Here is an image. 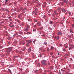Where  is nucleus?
<instances>
[{
	"instance_id": "obj_14",
	"label": "nucleus",
	"mask_w": 74,
	"mask_h": 74,
	"mask_svg": "<svg viewBox=\"0 0 74 74\" xmlns=\"http://www.w3.org/2000/svg\"><path fill=\"white\" fill-rule=\"evenodd\" d=\"M14 25H10V27H13L14 26Z\"/></svg>"
},
{
	"instance_id": "obj_26",
	"label": "nucleus",
	"mask_w": 74,
	"mask_h": 74,
	"mask_svg": "<svg viewBox=\"0 0 74 74\" xmlns=\"http://www.w3.org/2000/svg\"><path fill=\"white\" fill-rule=\"evenodd\" d=\"M36 12H35V11H34L32 13L33 14H34V13H35Z\"/></svg>"
},
{
	"instance_id": "obj_40",
	"label": "nucleus",
	"mask_w": 74,
	"mask_h": 74,
	"mask_svg": "<svg viewBox=\"0 0 74 74\" xmlns=\"http://www.w3.org/2000/svg\"><path fill=\"white\" fill-rule=\"evenodd\" d=\"M47 51H49V49H47Z\"/></svg>"
},
{
	"instance_id": "obj_36",
	"label": "nucleus",
	"mask_w": 74,
	"mask_h": 74,
	"mask_svg": "<svg viewBox=\"0 0 74 74\" xmlns=\"http://www.w3.org/2000/svg\"><path fill=\"white\" fill-rule=\"evenodd\" d=\"M44 44H45V45H47V42H45Z\"/></svg>"
},
{
	"instance_id": "obj_15",
	"label": "nucleus",
	"mask_w": 74,
	"mask_h": 74,
	"mask_svg": "<svg viewBox=\"0 0 74 74\" xmlns=\"http://www.w3.org/2000/svg\"><path fill=\"white\" fill-rule=\"evenodd\" d=\"M13 67V66L11 65H10L9 66L10 67Z\"/></svg>"
},
{
	"instance_id": "obj_11",
	"label": "nucleus",
	"mask_w": 74,
	"mask_h": 74,
	"mask_svg": "<svg viewBox=\"0 0 74 74\" xmlns=\"http://www.w3.org/2000/svg\"><path fill=\"white\" fill-rule=\"evenodd\" d=\"M63 51L64 52H65V51H66V48H64V49H63Z\"/></svg>"
},
{
	"instance_id": "obj_60",
	"label": "nucleus",
	"mask_w": 74,
	"mask_h": 74,
	"mask_svg": "<svg viewBox=\"0 0 74 74\" xmlns=\"http://www.w3.org/2000/svg\"><path fill=\"white\" fill-rule=\"evenodd\" d=\"M1 4H0V7H1Z\"/></svg>"
},
{
	"instance_id": "obj_25",
	"label": "nucleus",
	"mask_w": 74,
	"mask_h": 74,
	"mask_svg": "<svg viewBox=\"0 0 74 74\" xmlns=\"http://www.w3.org/2000/svg\"><path fill=\"white\" fill-rule=\"evenodd\" d=\"M62 1L64 2H65H65L66 1V0H62Z\"/></svg>"
},
{
	"instance_id": "obj_59",
	"label": "nucleus",
	"mask_w": 74,
	"mask_h": 74,
	"mask_svg": "<svg viewBox=\"0 0 74 74\" xmlns=\"http://www.w3.org/2000/svg\"><path fill=\"white\" fill-rule=\"evenodd\" d=\"M35 22H37V20H36L35 21Z\"/></svg>"
},
{
	"instance_id": "obj_16",
	"label": "nucleus",
	"mask_w": 74,
	"mask_h": 74,
	"mask_svg": "<svg viewBox=\"0 0 74 74\" xmlns=\"http://www.w3.org/2000/svg\"><path fill=\"white\" fill-rule=\"evenodd\" d=\"M36 29H34L33 30V32H36Z\"/></svg>"
},
{
	"instance_id": "obj_32",
	"label": "nucleus",
	"mask_w": 74,
	"mask_h": 74,
	"mask_svg": "<svg viewBox=\"0 0 74 74\" xmlns=\"http://www.w3.org/2000/svg\"><path fill=\"white\" fill-rule=\"evenodd\" d=\"M35 72L36 73H37V72H38V70L36 71Z\"/></svg>"
},
{
	"instance_id": "obj_58",
	"label": "nucleus",
	"mask_w": 74,
	"mask_h": 74,
	"mask_svg": "<svg viewBox=\"0 0 74 74\" xmlns=\"http://www.w3.org/2000/svg\"><path fill=\"white\" fill-rule=\"evenodd\" d=\"M70 60H72V59H71V58H70Z\"/></svg>"
},
{
	"instance_id": "obj_6",
	"label": "nucleus",
	"mask_w": 74,
	"mask_h": 74,
	"mask_svg": "<svg viewBox=\"0 0 74 74\" xmlns=\"http://www.w3.org/2000/svg\"><path fill=\"white\" fill-rule=\"evenodd\" d=\"M62 11L63 12H66V10L64 8L62 9Z\"/></svg>"
},
{
	"instance_id": "obj_13",
	"label": "nucleus",
	"mask_w": 74,
	"mask_h": 74,
	"mask_svg": "<svg viewBox=\"0 0 74 74\" xmlns=\"http://www.w3.org/2000/svg\"><path fill=\"white\" fill-rule=\"evenodd\" d=\"M26 47H24L23 48V51H25V50H26Z\"/></svg>"
},
{
	"instance_id": "obj_30",
	"label": "nucleus",
	"mask_w": 74,
	"mask_h": 74,
	"mask_svg": "<svg viewBox=\"0 0 74 74\" xmlns=\"http://www.w3.org/2000/svg\"><path fill=\"white\" fill-rule=\"evenodd\" d=\"M11 16H9L8 17V18L9 19H11Z\"/></svg>"
},
{
	"instance_id": "obj_2",
	"label": "nucleus",
	"mask_w": 74,
	"mask_h": 74,
	"mask_svg": "<svg viewBox=\"0 0 74 74\" xmlns=\"http://www.w3.org/2000/svg\"><path fill=\"white\" fill-rule=\"evenodd\" d=\"M45 61L43 60V61H42L41 62V63L42 64V65H44L45 64Z\"/></svg>"
},
{
	"instance_id": "obj_38",
	"label": "nucleus",
	"mask_w": 74,
	"mask_h": 74,
	"mask_svg": "<svg viewBox=\"0 0 74 74\" xmlns=\"http://www.w3.org/2000/svg\"><path fill=\"white\" fill-rule=\"evenodd\" d=\"M50 74H53V73L52 72H51L50 73Z\"/></svg>"
},
{
	"instance_id": "obj_8",
	"label": "nucleus",
	"mask_w": 74,
	"mask_h": 74,
	"mask_svg": "<svg viewBox=\"0 0 74 74\" xmlns=\"http://www.w3.org/2000/svg\"><path fill=\"white\" fill-rule=\"evenodd\" d=\"M8 70L9 72L10 73V74H12V72H11V71L10 69H8Z\"/></svg>"
},
{
	"instance_id": "obj_50",
	"label": "nucleus",
	"mask_w": 74,
	"mask_h": 74,
	"mask_svg": "<svg viewBox=\"0 0 74 74\" xmlns=\"http://www.w3.org/2000/svg\"><path fill=\"white\" fill-rule=\"evenodd\" d=\"M37 10H38V9H35V11H37Z\"/></svg>"
},
{
	"instance_id": "obj_46",
	"label": "nucleus",
	"mask_w": 74,
	"mask_h": 74,
	"mask_svg": "<svg viewBox=\"0 0 74 74\" xmlns=\"http://www.w3.org/2000/svg\"><path fill=\"white\" fill-rule=\"evenodd\" d=\"M69 5H71V3H69Z\"/></svg>"
},
{
	"instance_id": "obj_4",
	"label": "nucleus",
	"mask_w": 74,
	"mask_h": 74,
	"mask_svg": "<svg viewBox=\"0 0 74 74\" xmlns=\"http://www.w3.org/2000/svg\"><path fill=\"white\" fill-rule=\"evenodd\" d=\"M58 35H61L62 34V33L60 31L58 33Z\"/></svg>"
},
{
	"instance_id": "obj_23",
	"label": "nucleus",
	"mask_w": 74,
	"mask_h": 74,
	"mask_svg": "<svg viewBox=\"0 0 74 74\" xmlns=\"http://www.w3.org/2000/svg\"><path fill=\"white\" fill-rule=\"evenodd\" d=\"M54 47H53L52 46L51 47V49H54Z\"/></svg>"
},
{
	"instance_id": "obj_39",
	"label": "nucleus",
	"mask_w": 74,
	"mask_h": 74,
	"mask_svg": "<svg viewBox=\"0 0 74 74\" xmlns=\"http://www.w3.org/2000/svg\"><path fill=\"white\" fill-rule=\"evenodd\" d=\"M54 13H55L56 12V10H55L54 11Z\"/></svg>"
},
{
	"instance_id": "obj_64",
	"label": "nucleus",
	"mask_w": 74,
	"mask_h": 74,
	"mask_svg": "<svg viewBox=\"0 0 74 74\" xmlns=\"http://www.w3.org/2000/svg\"><path fill=\"white\" fill-rule=\"evenodd\" d=\"M73 4H74V2H73Z\"/></svg>"
},
{
	"instance_id": "obj_20",
	"label": "nucleus",
	"mask_w": 74,
	"mask_h": 74,
	"mask_svg": "<svg viewBox=\"0 0 74 74\" xmlns=\"http://www.w3.org/2000/svg\"><path fill=\"white\" fill-rule=\"evenodd\" d=\"M62 10V9L59 8L58 9V10H59V11H60V10Z\"/></svg>"
},
{
	"instance_id": "obj_37",
	"label": "nucleus",
	"mask_w": 74,
	"mask_h": 74,
	"mask_svg": "<svg viewBox=\"0 0 74 74\" xmlns=\"http://www.w3.org/2000/svg\"><path fill=\"white\" fill-rule=\"evenodd\" d=\"M26 45H27V46H29V44L28 43H27L26 44Z\"/></svg>"
},
{
	"instance_id": "obj_17",
	"label": "nucleus",
	"mask_w": 74,
	"mask_h": 74,
	"mask_svg": "<svg viewBox=\"0 0 74 74\" xmlns=\"http://www.w3.org/2000/svg\"><path fill=\"white\" fill-rule=\"evenodd\" d=\"M53 53L52 52H51V53H50V55H53Z\"/></svg>"
},
{
	"instance_id": "obj_57",
	"label": "nucleus",
	"mask_w": 74,
	"mask_h": 74,
	"mask_svg": "<svg viewBox=\"0 0 74 74\" xmlns=\"http://www.w3.org/2000/svg\"><path fill=\"white\" fill-rule=\"evenodd\" d=\"M47 64H45V66H47Z\"/></svg>"
},
{
	"instance_id": "obj_22",
	"label": "nucleus",
	"mask_w": 74,
	"mask_h": 74,
	"mask_svg": "<svg viewBox=\"0 0 74 74\" xmlns=\"http://www.w3.org/2000/svg\"><path fill=\"white\" fill-rule=\"evenodd\" d=\"M8 0H6V1L5 2V3L6 4H7V3H7V2H8Z\"/></svg>"
},
{
	"instance_id": "obj_19",
	"label": "nucleus",
	"mask_w": 74,
	"mask_h": 74,
	"mask_svg": "<svg viewBox=\"0 0 74 74\" xmlns=\"http://www.w3.org/2000/svg\"><path fill=\"white\" fill-rule=\"evenodd\" d=\"M23 11H26V8H24L23 9Z\"/></svg>"
},
{
	"instance_id": "obj_62",
	"label": "nucleus",
	"mask_w": 74,
	"mask_h": 74,
	"mask_svg": "<svg viewBox=\"0 0 74 74\" xmlns=\"http://www.w3.org/2000/svg\"><path fill=\"white\" fill-rule=\"evenodd\" d=\"M17 74H20V73H17Z\"/></svg>"
},
{
	"instance_id": "obj_34",
	"label": "nucleus",
	"mask_w": 74,
	"mask_h": 74,
	"mask_svg": "<svg viewBox=\"0 0 74 74\" xmlns=\"http://www.w3.org/2000/svg\"><path fill=\"white\" fill-rule=\"evenodd\" d=\"M62 13V12H59V14H61Z\"/></svg>"
},
{
	"instance_id": "obj_42",
	"label": "nucleus",
	"mask_w": 74,
	"mask_h": 74,
	"mask_svg": "<svg viewBox=\"0 0 74 74\" xmlns=\"http://www.w3.org/2000/svg\"><path fill=\"white\" fill-rule=\"evenodd\" d=\"M40 57H41V56H42V55H41V54H40Z\"/></svg>"
},
{
	"instance_id": "obj_56",
	"label": "nucleus",
	"mask_w": 74,
	"mask_h": 74,
	"mask_svg": "<svg viewBox=\"0 0 74 74\" xmlns=\"http://www.w3.org/2000/svg\"><path fill=\"white\" fill-rule=\"evenodd\" d=\"M38 65H39V66H40V64H38Z\"/></svg>"
},
{
	"instance_id": "obj_63",
	"label": "nucleus",
	"mask_w": 74,
	"mask_h": 74,
	"mask_svg": "<svg viewBox=\"0 0 74 74\" xmlns=\"http://www.w3.org/2000/svg\"><path fill=\"white\" fill-rule=\"evenodd\" d=\"M59 73L60 74H61V73L60 72H59Z\"/></svg>"
},
{
	"instance_id": "obj_12",
	"label": "nucleus",
	"mask_w": 74,
	"mask_h": 74,
	"mask_svg": "<svg viewBox=\"0 0 74 74\" xmlns=\"http://www.w3.org/2000/svg\"><path fill=\"white\" fill-rule=\"evenodd\" d=\"M37 27V26L36 25H35L34 26V27L36 28V27Z\"/></svg>"
},
{
	"instance_id": "obj_54",
	"label": "nucleus",
	"mask_w": 74,
	"mask_h": 74,
	"mask_svg": "<svg viewBox=\"0 0 74 74\" xmlns=\"http://www.w3.org/2000/svg\"><path fill=\"white\" fill-rule=\"evenodd\" d=\"M22 10V8H20V10Z\"/></svg>"
},
{
	"instance_id": "obj_44",
	"label": "nucleus",
	"mask_w": 74,
	"mask_h": 74,
	"mask_svg": "<svg viewBox=\"0 0 74 74\" xmlns=\"http://www.w3.org/2000/svg\"><path fill=\"white\" fill-rule=\"evenodd\" d=\"M2 10H4V8H2Z\"/></svg>"
},
{
	"instance_id": "obj_41",
	"label": "nucleus",
	"mask_w": 74,
	"mask_h": 74,
	"mask_svg": "<svg viewBox=\"0 0 74 74\" xmlns=\"http://www.w3.org/2000/svg\"><path fill=\"white\" fill-rule=\"evenodd\" d=\"M27 33H28V34H30V32H27Z\"/></svg>"
},
{
	"instance_id": "obj_27",
	"label": "nucleus",
	"mask_w": 74,
	"mask_h": 74,
	"mask_svg": "<svg viewBox=\"0 0 74 74\" xmlns=\"http://www.w3.org/2000/svg\"><path fill=\"white\" fill-rule=\"evenodd\" d=\"M37 12H36L35 13V15H37Z\"/></svg>"
},
{
	"instance_id": "obj_48",
	"label": "nucleus",
	"mask_w": 74,
	"mask_h": 74,
	"mask_svg": "<svg viewBox=\"0 0 74 74\" xmlns=\"http://www.w3.org/2000/svg\"><path fill=\"white\" fill-rule=\"evenodd\" d=\"M55 51H56V48H55Z\"/></svg>"
},
{
	"instance_id": "obj_5",
	"label": "nucleus",
	"mask_w": 74,
	"mask_h": 74,
	"mask_svg": "<svg viewBox=\"0 0 74 74\" xmlns=\"http://www.w3.org/2000/svg\"><path fill=\"white\" fill-rule=\"evenodd\" d=\"M27 51H28L29 52H31V49L30 47H29V49L27 50Z\"/></svg>"
},
{
	"instance_id": "obj_52",
	"label": "nucleus",
	"mask_w": 74,
	"mask_h": 74,
	"mask_svg": "<svg viewBox=\"0 0 74 74\" xmlns=\"http://www.w3.org/2000/svg\"><path fill=\"white\" fill-rule=\"evenodd\" d=\"M70 33H73V32H72V31H70Z\"/></svg>"
},
{
	"instance_id": "obj_55",
	"label": "nucleus",
	"mask_w": 74,
	"mask_h": 74,
	"mask_svg": "<svg viewBox=\"0 0 74 74\" xmlns=\"http://www.w3.org/2000/svg\"><path fill=\"white\" fill-rule=\"evenodd\" d=\"M65 48H67V47L66 46V47H65Z\"/></svg>"
},
{
	"instance_id": "obj_51",
	"label": "nucleus",
	"mask_w": 74,
	"mask_h": 74,
	"mask_svg": "<svg viewBox=\"0 0 74 74\" xmlns=\"http://www.w3.org/2000/svg\"><path fill=\"white\" fill-rule=\"evenodd\" d=\"M27 27H29V25H27Z\"/></svg>"
},
{
	"instance_id": "obj_18",
	"label": "nucleus",
	"mask_w": 74,
	"mask_h": 74,
	"mask_svg": "<svg viewBox=\"0 0 74 74\" xmlns=\"http://www.w3.org/2000/svg\"><path fill=\"white\" fill-rule=\"evenodd\" d=\"M68 12L69 13V15H71V12Z\"/></svg>"
},
{
	"instance_id": "obj_24",
	"label": "nucleus",
	"mask_w": 74,
	"mask_h": 74,
	"mask_svg": "<svg viewBox=\"0 0 74 74\" xmlns=\"http://www.w3.org/2000/svg\"><path fill=\"white\" fill-rule=\"evenodd\" d=\"M61 5H63V2H62L61 4Z\"/></svg>"
},
{
	"instance_id": "obj_43",
	"label": "nucleus",
	"mask_w": 74,
	"mask_h": 74,
	"mask_svg": "<svg viewBox=\"0 0 74 74\" xmlns=\"http://www.w3.org/2000/svg\"><path fill=\"white\" fill-rule=\"evenodd\" d=\"M17 12H19V10H17Z\"/></svg>"
},
{
	"instance_id": "obj_61",
	"label": "nucleus",
	"mask_w": 74,
	"mask_h": 74,
	"mask_svg": "<svg viewBox=\"0 0 74 74\" xmlns=\"http://www.w3.org/2000/svg\"><path fill=\"white\" fill-rule=\"evenodd\" d=\"M72 48H74V46H73Z\"/></svg>"
},
{
	"instance_id": "obj_10",
	"label": "nucleus",
	"mask_w": 74,
	"mask_h": 74,
	"mask_svg": "<svg viewBox=\"0 0 74 74\" xmlns=\"http://www.w3.org/2000/svg\"><path fill=\"white\" fill-rule=\"evenodd\" d=\"M73 29H74V24H73L72 25Z\"/></svg>"
},
{
	"instance_id": "obj_45",
	"label": "nucleus",
	"mask_w": 74,
	"mask_h": 74,
	"mask_svg": "<svg viewBox=\"0 0 74 74\" xmlns=\"http://www.w3.org/2000/svg\"><path fill=\"white\" fill-rule=\"evenodd\" d=\"M9 5H12V3H9Z\"/></svg>"
},
{
	"instance_id": "obj_28",
	"label": "nucleus",
	"mask_w": 74,
	"mask_h": 74,
	"mask_svg": "<svg viewBox=\"0 0 74 74\" xmlns=\"http://www.w3.org/2000/svg\"><path fill=\"white\" fill-rule=\"evenodd\" d=\"M50 24H52V22L51 21H50Z\"/></svg>"
},
{
	"instance_id": "obj_3",
	"label": "nucleus",
	"mask_w": 74,
	"mask_h": 74,
	"mask_svg": "<svg viewBox=\"0 0 74 74\" xmlns=\"http://www.w3.org/2000/svg\"><path fill=\"white\" fill-rule=\"evenodd\" d=\"M37 25H38V26H40L41 25V24L40 23V22L37 23Z\"/></svg>"
},
{
	"instance_id": "obj_35",
	"label": "nucleus",
	"mask_w": 74,
	"mask_h": 74,
	"mask_svg": "<svg viewBox=\"0 0 74 74\" xmlns=\"http://www.w3.org/2000/svg\"><path fill=\"white\" fill-rule=\"evenodd\" d=\"M56 39H57V40H58L59 39V37H57Z\"/></svg>"
},
{
	"instance_id": "obj_31",
	"label": "nucleus",
	"mask_w": 74,
	"mask_h": 74,
	"mask_svg": "<svg viewBox=\"0 0 74 74\" xmlns=\"http://www.w3.org/2000/svg\"><path fill=\"white\" fill-rule=\"evenodd\" d=\"M5 10L6 11H8V10L7 9H6Z\"/></svg>"
},
{
	"instance_id": "obj_1",
	"label": "nucleus",
	"mask_w": 74,
	"mask_h": 74,
	"mask_svg": "<svg viewBox=\"0 0 74 74\" xmlns=\"http://www.w3.org/2000/svg\"><path fill=\"white\" fill-rule=\"evenodd\" d=\"M8 52H11L12 51V48L11 47H10L8 49Z\"/></svg>"
},
{
	"instance_id": "obj_53",
	"label": "nucleus",
	"mask_w": 74,
	"mask_h": 74,
	"mask_svg": "<svg viewBox=\"0 0 74 74\" xmlns=\"http://www.w3.org/2000/svg\"><path fill=\"white\" fill-rule=\"evenodd\" d=\"M10 24H12V22H10Z\"/></svg>"
},
{
	"instance_id": "obj_7",
	"label": "nucleus",
	"mask_w": 74,
	"mask_h": 74,
	"mask_svg": "<svg viewBox=\"0 0 74 74\" xmlns=\"http://www.w3.org/2000/svg\"><path fill=\"white\" fill-rule=\"evenodd\" d=\"M29 30V28H27L25 29L24 30V31L25 32H27Z\"/></svg>"
},
{
	"instance_id": "obj_21",
	"label": "nucleus",
	"mask_w": 74,
	"mask_h": 74,
	"mask_svg": "<svg viewBox=\"0 0 74 74\" xmlns=\"http://www.w3.org/2000/svg\"><path fill=\"white\" fill-rule=\"evenodd\" d=\"M14 4H16V1H15L14 2Z\"/></svg>"
},
{
	"instance_id": "obj_9",
	"label": "nucleus",
	"mask_w": 74,
	"mask_h": 74,
	"mask_svg": "<svg viewBox=\"0 0 74 74\" xmlns=\"http://www.w3.org/2000/svg\"><path fill=\"white\" fill-rule=\"evenodd\" d=\"M28 42H29V43H31L32 41L31 40H29L27 41Z\"/></svg>"
},
{
	"instance_id": "obj_47",
	"label": "nucleus",
	"mask_w": 74,
	"mask_h": 74,
	"mask_svg": "<svg viewBox=\"0 0 74 74\" xmlns=\"http://www.w3.org/2000/svg\"><path fill=\"white\" fill-rule=\"evenodd\" d=\"M35 41H36V40H34L33 41V42H34H34H35Z\"/></svg>"
},
{
	"instance_id": "obj_33",
	"label": "nucleus",
	"mask_w": 74,
	"mask_h": 74,
	"mask_svg": "<svg viewBox=\"0 0 74 74\" xmlns=\"http://www.w3.org/2000/svg\"><path fill=\"white\" fill-rule=\"evenodd\" d=\"M72 49V48L70 47V48H69V50H70V49Z\"/></svg>"
},
{
	"instance_id": "obj_49",
	"label": "nucleus",
	"mask_w": 74,
	"mask_h": 74,
	"mask_svg": "<svg viewBox=\"0 0 74 74\" xmlns=\"http://www.w3.org/2000/svg\"><path fill=\"white\" fill-rule=\"evenodd\" d=\"M20 70H21V71H22V69H20Z\"/></svg>"
},
{
	"instance_id": "obj_29",
	"label": "nucleus",
	"mask_w": 74,
	"mask_h": 74,
	"mask_svg": "<svg viewBox=\"0 0 74 74\" xmlns=\"http://www.w3.org/2000/svg\"><path fill=\"white\" fill-rule=\"evenodd\" d=\"M68 3V2L67 1H66L65 2V3H66V4H67Z\"/></svg>"
}]
</instances>
